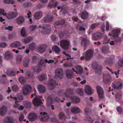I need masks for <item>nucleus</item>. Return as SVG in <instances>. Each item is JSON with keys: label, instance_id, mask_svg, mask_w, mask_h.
Masks as SVG:
<instances>
[{"label": "nucleus", "instance_id": "nucleus-16", "mask_svg": "<svg viewBox=\"0 0 123 123\" xmlns=\"http://www.w3.org/2000/svg\"><path fill=\"white\" fill-rule=\"evenodd\" d=\"M92 37L94 40L99 39L101 38L102 37V35L100 32H97L95 33L92 35Z\"/></svg>", "mask_w": 123, "mask_h": 123}, {"label": "nucleus", "instance_id": "nucleus-48", "mask_svg": "<svg viewBox=\"0 0 123 123\" xmlns=\"http://www.w3.org/2000/svg\"><path fill=\"white\" fill-rule=\"evenodd\" d=\"M59 118L61 119L64 118L65 117V115L64 113L62 112H60L59 114Z\"/></svg>", "mask_w": 123, "mask_h": 123}, {"label": "nucleus", "instance_id": "nucleus-36", "mask_svg": "<svg viewBox=\"0 0 123 123\" xmlns=\"http://www.w3.org/2000/svg\"><path fill=\"white\" fill-rule=\"evenodd\" d=\"M57 2H55L54 3H53V2H50L48 4V6L50 8L55 7H56L57 6Z\"/></svg>", "mask_w": 123, "mask_h": 123}, {"label": "nucleus", "instance_id": "nucleus-21", "mask_svg": "<svg viewBox=\"0 0 123 123\" xmlns=\"http://www.w3.org/2000/svg\"><path fill=\"white\" fill-rule=\"evenodd\" d=\"M70 98L72 102L74 103H78L80 101L79 98L76 96H72Z\"/></svg>", "mask_w": 123, "mask_h": 123}, {"label": "nucleus", "instance_id": "nucleus-8", "mask_svg": "<svg viewBox=\"0 0 123 123\" xmlns=\"http://www.w3.org/2000/svg\"><path fill=\"white\" fill-rule=\"evenodd\" d=\"M96 89L99 97L101 98H103V92L102 88L99 86H98L96 87Z\"/></svg>", "mask_w": 123, "mask_h": 123}, {"label": "nucleus", "instance_id": "nucleus-26", "mask_svg": "<svg viewBox=\"0 0 123 123\" xmlns=\"http://www.w3.org/2000/svg\"><path fill=\"white\" fill-rule=\"evenodd\" d=\"M24 20V17L22 16H20L16 18V21L18 24H20L23 23Z\"/></svg>", "mask_w": 123, "mask_h": 123}, {"label": "nucleus", "instance_id": "nucleus-3", "mask_svg": "<svg viewBox=\"0 0 123 123\" xmlns=\"http://www.w3.org/2000/svg\"><path fill=\"white\" fill-rule=\"evenodd\" d=\"M80 38H82L81 44L84 46V49L85 50L87 48V45L89 44V41L86 37H81Z\"/></svg>", "mask_w": 123, "mask_h": 123}, {"label": "nucleus", "instance_id": "nucleus-46", "mask_svg": "<svg viewBox=\"0 0 123 123\" xmlns=\"http://www.w3.org/2000/svg\"><path fill=\"white\" fill-rule=\"evenodd\" d=\"M121 95L119 93H117L116 94L115 97L117 101H119L121 98Z\"/></svg>", "mask_w": 123, "mask_h": 123}, {"label": "nucleus", "instance_id": "nucleus-51", "mask_svg": "<svg viewBox=\"0 0 123 123\" xmlns=\"http://www.w3.org/2000/svg\"><path fill=\"white\" fill-rule=\"evenodd\" d=\"M103 80L104 82L106 84H108L110 81V79H105L104 75H103Z\"/></svg>", "mask_w": 123, "mask_h": 123}, {"label": "nucleus", "instance_id": "nucleus-37", "mask_svg": "<svg viewBox=\"0 0 123 123\" xmlns=\"http://www.w3.org/2000/svg\"><path fill=\"white\" fill-rule=\"evenodd\" d=\"M65 22V21L64 19H62L60 21H56L55 22V24L58 25H62L64 24Z\"/></svg>", "mask_w": 123, "mask_h": 123}, {"label": "nucleus", "instance_id": "nucleus-38", "mask_svg": "<svg viewBox=\"0 0 123 123\" xmlns=\"http://www.w3.org/2000/svg\"><path fill=\"white\" fill-rule=\"evenodd\" d=\"M76 93L80 96H83L84 94L83 89L80 88H78L77 90Z\"/></svg>", "mask_w": 123, "mask_h": 123}, {"label": "nucleus", "instance_id": "nucleus-15", "mask_svg": "<svg viewBox=\"0 0 123 123\" xmlns=\"http://www.w3.org/2000/svg\"><path fill=\"white\" fill-rule=\"evenodd\" d=\"M40 114L43 115V117L41 118V120L43 121H47L49 118V116L47 115V113L45 112H41Z\"/></svg>", "mask_w": 123, "mask_h": 123}, {"label": "nucleus", "instance_id": "nucleus-14", "mask_svg": "<svg viewBox=\"0 0 123 123\" xmlns=\"http://www.w3.org/2000/svg\"><path fill=\"white\" fill-rule=\"evenodd\" d=\"M4 122L5 123H14V120L12 117H6L4 120Z\"/></svg>", "mask_w": 123, "mask_h": 123}, {"label": "nucleus", "instance_id": "nucleus-62", "mask_svg": "<svg viewBox=\"0 0 123 123\" xmlns=\"http://www.w3.org/2000/svg\"><path fill=\"white\" fill-rule=\"evenodd\" d=\"M12 26H9L8 27H5V29L6 30H8L11 31L12 30Z\"/></svg>", "mask_w": 123, "mask_h": 123}, {"label": "nucleus", "instance_id": "nucleus-23", "mask_svg": "<svg viewBox=\"0 0 123 123\" xmlns=\"http://www.w3.org/2000/svg\"><path fill=\"white\" fill-rule=\"evenodd\" d=\"M95 69L96 72L98 74H100L102 72L103 68L102 67L99 65H97L95 67Z\"/></svg>", "mask_w": 123, "mask_h": 123}, {"label": "nucleus", "instance_id": "nucleus-10", "mask_svg": "<svg viewBox=\"0 0 123 123\" xmlns=\"http://www.w3.org/2000/svg\"><path fill=\"white\" fill-rule=\"evenodd\" d=\"M39 28L42 29L43 30L46 31L45 33L47 34V32L48 31L49 32L51 30V28L50 26L47 25H45L43 26H42L41 25H39L38 26Z\"/></svg>", "mask_w": 123, "mask_h": 123}, {"label": "nucleus", "instance_id": "nucleus-24", "mask_svg": "<svg viewBox=\"0 0 123 123\" xmlns=\"http://www.w3.org/2000/svg\"><path fill=\"white\" fill-rule=\"evenodd\" d=\"M52 50L55 53L58 54L61 51V49L60 48L56 45L54 46L52 48Z\"/></svg>", "mask_w": 123, "mask_h": 123}, {"label": "nucleus", "instance_id": "nucleus-52", "mask_svg": "<svg viewBox=\"0 0 123 123\" xmlns=\"http://www.w3.org/2000/svg\"><path fill=\"white\" fill-rule=\"evenodd\" d=\"M45 75H42L38 76V78L39 80L42 81L45 79Z\"/></svg>", "mask_w": 123, "mask_h": 123}, {"label": "nucleus", "instance_id": "nucleus-63", "mask_svg": "<svg viewBox=\"0 0 123 123\" xmlns=\"http://www.w3.org/2000/svg\"><path fill=\"white\" fill-rule=\"evenodd\" d=\"M31 106V104L29 102H27L25 104V106L27 108H30Z\"/></svg>", "mask_w": 123, "mask_h": 123}, {"label": "nucleus", "instance_id": "nucleus-17", "mask_svg": "<svg viewBox=\"0 0 123 123\" xmlns=\"http://www.w3.org/2000/svg\"><path fill=\"white\" fill-rule=\"evenodd\" d=\"M37 116L35 113H30L28 117V118L29 120L31 121H34L36 119Z\"/></svg>", "mask_w": 123, "mask_h": 123}, {"label": "nucleus", "instance_id": "nucleus-7", "mask_svg": "<svg viewBox=\"0 0 123 123\" xmlns=\"http://www.w3.org/2000/svg\"><path fill=\"white\" fill-rule=\"evenodd\" d=\"M63 69L62 68L57 69L55 71L56 77L62 79L63 77Z\"/></svg>", "mask_w": 123, "mask_h": 123}, {"label": "nucleus", "instance_id": "nucleus-47", "mask_svg": "<svg viewBox=\"0 0 123 123\" xmlns=\"http://www.w3.org/2000/svg\"><path fill=\"white\" fill-rule=\"evenodd\" d=\"M25 79L24 77H19V80L21 83H24L25 81Z\"/></svg>", "mask_w": 123, "mask_h": 123}, {"label": "nucleus", "instance_id": "nucleus-6", "mask_svg": "<svg viewBox=\"0 0 123 123\" xmlns=\"http://www.w3.org/2000/svg\"><path fill=\"white\" fill-rule=\"evenodd\" d=\"M58 83H56L55 81L53 80H49L48 84L50 87L49 88V89L51 90L54 89L55 86L58 85Z\"/></svg>", "mask_w": 123, "mask_h": 123}, {"label": "nucleus", "instance_id": "nucleus-42", "mask_svg": "<svg viewBox=\"0 0 123 123\" xmlns=\"http://www.w3.org/2000/svg\"><path fill=\"white\" fill-rule=\"evenodd\" d=\"M3 3L5 4H13L14 2V0H4Z\"/></svg>", "mask_w": 123, "mask_h": 123}, {"label": "nucleus", "instance_id": "nucleus-41", "mask_svg": "<svg viewBox=\"0 0 123 123\" xmlns=\"http://www.w3.org/2000/svg\"><path fill=\"white\" fill-rule=\"evenodd\" d=\"M118 65L121 67H123V58L119 59L117 62Z\"/></svg>", "mask_w": 123, "mask_h": 123}, {"label": "nucleus", "instance_id": "nucleus-58", "mask_svg": "<svg viewBox=\"0 0 123 123\" xmlns=\"http://www.w3.org/2000/svg\"><path fill=\"white\" fill-rule=\"evenodd\" d=\"M7 44L5 42H1L0 43V48H4L6 46Z\"/></svg>", "mask_w": 123, "mask_h": 123}, {"label": "nucleus", "instance_id": "nucleus-19", "mask_svg": "<svg viewBox=\"0 0 123 123\" xmlns=\"http://www.w3.org/2000/svg\"><path fill=\"white\" fill-rule=\"evenodd\" d=\"M74 90L72 89H68L64 93V94L66 97H69L70 95L73 94Z\"/></svg>", "mask_w": 123, "mask_h": 123}, {"label": "nucleus", "instance_id": "nucleus-25", "mask_svg": "<svg viewBox=\"0 0 123 123\" xmlns=\"http://www.w3.org/2000/svg\"><path fill=\"white\" fill-rule=\"evenodd\" d=\"M120 32V30L119 29L113 30L112 31V34L114 37L118 36L119 33Z\"/></svg>", "mask_w": 123, "mask_h": 123}, {"label": "nucleus", "instance_id": "nucleus-1", "mask_svg": "<svg viewBox=\"0 0 123 123\" xmlns=\"http://www.w3.org/2000/svg\"><path fill=\"white\" fill-rule=\"evenodd\" d=\"M38 65H39L37 66L33 67L32 68V69L33 70L34 72L39 73L41 71V69L40 67V66L44 67L45 66V63L42 59H41L40 60L38 63Z\"/></svg>", "mask_w": 123, "mask_h": 123}, {"label": "nucleus", "instance_id": "nucleus-44", "mask_svg": "<svg viewBox=\"0 0 123 123\" xmlns=\"http://www.w3.org/2000/svg\"><path fill=\"white\" fill-rule=\"evenodd\" d=\"M19 87L17 85H15L12 86V90L16 92L19 90Z\"/></svg>", "mask_w": 123, "mask_h": 123}, {"label": "nucleus", "instance_id": "nucleus-60", "mask_svg": "<svg viewBox=\"0 0 123 123\" xmlns=\"http://www.w3.org/2000/svg\"><path fill=\"white\" fill-rule=\"evenodd\" d=\"M98 25V24L97 23H94L92 24L91 25V28L92 29H93Z\"/></svg>", "mask_w": 123, "mask_h": 123}, {"label": "nucleus", "instance_id": "nucleus-50", "mask_svg": "<svg viewBox=\"0 0 123 123\" xmlns=\"http://www.w3.org/2000/svg\"><path fill=\"white\" fill-rule=\"evenodd\" d=\"M35 46V44L34 43H32L29 45V48L30 49L33 50Z\"/></svg>", "mask_w": 123, "mask_h": 123}, {"label": "nucleus", "instance_id": "nucleus-9", "mask_svg": "<svg viewBox=\"0 0 123 123\" xmlns=\"http://www.w3.org/2000/svg\"><path fill=\"white\" fill-rule=\"evenodd\" d=\"M33 103L34 105L37 106L41 105L42 102L41 99H39L37 98H35L33 101Z\"/></svg>", "mask_w": 123, "mask_h": 123}, {"label": "nucleus", "instance_id": "nucleus-27", "mask_svg": "<svg viewBox=\"0 0 123 123\" xmlns=\"http://www.w3.org/2000/svg\"><path fill=\"white\" fill-rule=\"evenodd\" d=\"M38 89L39 91L42 93H44L46 90V88L43 86L39 85L37 86Z\"/></svg>", "mask_w": 123, "mask_h": 123}, {"label": "nucleus", "instance_id": "nucleus-28", "mask_svg": "<svg viewBox=\"0 0 123 123\" xmlns=\"http://www.w3.org/2000/svg\"><path fill=\"white\" fill-rule=\"evenodd\" d=\"M7 109L6 107L3 106L0 109V114L1 116L4 115L6 112Z\"/></svg>", "mask_w": 123, "mask_h": 123}, {"label": "nucleus", "instance_id": "nucleus-39", "mask_svg": "<svg viewBox=\"0 0 123 123\" xmlns=\"http://www.w3.org/2000/svg\"><path fill=\"white\" fill-rule=\"evenodd\" d=\"M27 76L28 78L30 79L32 78L33 76V74L30 71H27L26 72Z\"/></svg>", "mask_w": 123, "mask_h": 123}, {"label": "nucleus", "instance_id": "nucleus-45", "mask_svg": "<svg viewBox=\"0 0 123 123\" xmlns=\"http://www.w3.org/2000/svg\"><path fill=\"white\" fill-rule=\"evenodd\" d=\"M7 75L9 76H14L15 74V72L12 71H7Z\"/></svg>", "mask_w": 123, "mask_h": 123}, {"label": "nucleus", "instance_id": "nucleus-2", "mask_svg": "<svg viewBox=\"0 0 123 123\" xmlns=\"http://www.w3.org/2000/svg\"><path fill=\"white\" fill-rule=\"evenodd\" d=\"M70 42L67 40H62L60 43V45L64 50H68L70 48Z\"/></svg>", "mask_w": 123, "mask_h": 123}, {"label": "nucleus", "instance_id": "nucleus-29", "mask_svg": "<svg viewBox=\"0 0 123 123\" xmlns=\"http://www.w3.org/2000/svg\"><path fill=\"white\" fill-rule=\"evenodd\" d=\"M81 18L83 19H85L87 18L88 14L86 11L83 12L80 14Z\"/></svg>", "mask_w": 123, "mask_h": 123}, {"label": "nucleus", "instance_id": "nucleus-20", "mask_svg": "<svg viewBox=\"0 0 123 123\" xmlns=\"http://www.w3.org/2000/svg\"><path fill=\"white\" fill-rule=\"evenodd\" d=\"M42 12L41 11H39L35 13L34 15V17L35 19H39L41 18L42 16Z\"/></svg>", "mask_w": 123, "mask_h": 123}, {"label": "nucleus", "instance_id": "nucleus-12", "mask_svg": "<svg viewBox=\"0 0 123 123\" xmlns=\"http://www.w3.org/2000/svg\"><path fill=\"white\" fill-rule=\"evenodd\" d=\"M53 19V17L50 15H48L43 19V21L45 22H51Z\"/></svg>", "mask_w": 123, "mask_h": 123}, {"label": "nucleus", "instance_id": "nucleus-49", "mask_svg": "<svg viewBox=\"0 0 123 123\" xmlns=\"http://www.w3.org/2000/svg\"><path fill=\"white\" fill-rule=\"evenodd\" d=\"M108 48L106 47H103L102 49V52L104 53H106L108 51Z\"/></svg>", "mask_w": 123, "mask_h": 123}, {"label": "nucleus", "instance_id": "nucleus-35", "mask_svg": "<svg viewBox=\"0 0 123 123\" xmlns=\"http://www.w3.org/2000/svg\"><path fill=\"white\" fill-rule=\"evenodd\" d=\"M29 59H28L24 61L23 62V66L25 67H28L30 62Z\"/></svg>", "mask_w": 123, "mask_h": 123}, {"label": "nucleus", "instance_id": "nucleus-40", "mask_svg": "<svg viewBox=\"0 0 123 123\" xmlns=\"http://www.w3.org/2000/svg\"><path fill=\"white\" fill-rule=\"evenodd\" d=\"M31 37H26L24 39L23 41L25 43H27L29 42L32 39Z\"/></svg>", "mask_w": 123, "mask_h": 123}, {"label": "nucleus", "instance_id": "nucleus-30", "mask_svg": "<svg viewBox=\"0 0 123 123\" xmlns=\"http://www.w3.org/2000/svg\"><path fill=\"white\" fill-rule=\"evenodd\" d=\"M20 45V42L18 41L12 43L10 45V46L12 47L17 48L19 47Z\"/></svg>", "mask_w": 123, "mask_h": 123}, {"label": "nucleus", "instance_id": "nucleus-61", "mask_svg": "<svg viewBox=\"0 0 123 123\" xmlns=\"http://www.w3.org/2000/svg\"><path fill=\"white\" fill-rule=\"evenodd\" d=\"M110 41V40L107 37H105L103 41V43H109Z\"/></svg>", "mask_w": 123, "mask_h": 123}, {"label": "nucleus", "instance_id": "nucleus-57", "mask_svg": "<svg viewBox=\"0 0 123 123\" xmlns=\"http://www.w3.org/2000/svg\"><path fill=\"white\" fill-rule=\"evenodd\" d=\"M114 37V41L115 42H119L121 40V38L118 36Z\"/></svg>", "mask_w": 123, "mask_h": 123}, {"label": "nucleus", "instance_id": "nucleus-64", "mask_svg": "<svg viewBox=\"0 0 123 123\" xmlns=\"http://www.w3.org/2000/svg\"><path fill=\"white\" fill-rule=\"evenodd\" d=\"M17 61L18 62H20L22 61L21 57L20 56H18L17 58Z\"/></svg>", "mask_w": 123, "mask_h": 123}, {"label": "nucleus", "instance_id": "nucleus-43", "mask_svg": "<svg viewBox=\"0 0 123 123\" xmlns=\"http://www.w3.org/2000/svg\"><path fill=\"white\" fill-rule=\"evenodd\" d=\"M21 35L23 37H25L26 36L25 29L23 27L22 28L21 31Z\"/></svg>", "mask_w": 123, "mask_h": 123}, {"label": "nucleus", "instance_id": "nucleus-22", "mask_svg": "<svg viewBox=\"0 0 123 123\" xmlns=\"http://www.w3.org/2000/svg\"><path fill=\"white\" fill-rule=\"evenodd\" d=\"M66 77L68 78L71 79L73 77V72L70 70H67L66 71Z\"/></svg>", "mask_w": 123, "mask_h": 123}, {"label": "nucleus", "instance_id": "nucleus-59", "mask_svg": "<svg viewBox=\"0 0 123 123\" xmlns=\"http://www.w3.org/2000/svg\"><path fill=\"white\" fill-rule=\"evenodd\" d=\"M85 120L87 121H88L90 123H92L93 122V120L91 118L89 117H87L85 119Z\"/></svg>", "mask_w": 123, "mask_h": 123}, {"label": "nucleus", "instance_id": "nucleus-18", "mask_svg": "<svg viewBox=\"0 0 123 123\" xmlns=\"http://www.w3.org/2000/svg\"><path fill=\"white\" fill-rule=\"evenodd\" d=\"M115 55H112L110 56L109 59L106 60L105 62L109 64H112L115 60Z\"/></svg>", "mask_w": 123, "mask_h": 123}, {"label": "nucleus", "instance_id": "nucleus-5", "mask_svg": "<svg viewBox=\"0 0 123 123\" xmlns=\"http://www.w3.org/2000/svg\"><path fill=\"white\" fill-rule=\"evenodd\" d=\"M93 51L92 49H89L85 53V58L86 60H89L92 58L93 54Z\"/></svg>", "mask_w": 123, "mask_h": 123}, {"label": "nucleus", "instance_id": "nucleus-32", "mask_svg": "<svg viewBox=\"0 0 123 123\" xmlns=\"http://www.w3.org/2000/svg\"><path fill=\"white\" fill-rule=\"evenodd\" d=\"M71 111L73 113H77L80 112L81 111L78 107H74L71 110Z\"/></svg>", "mask_w": 123, "mask_h": 123}, {"label": "nucleus", "instance_id": "nucleus-53", "mask_svg": "<svg viewBox=\"0 0 123 123\" xmlns=\"http://www.w3.org/2000/svg\"><path fill=\"white\" fill-rule=\"evenodd\" d=\"M84 112L86 115H88L89 113L91 112V110L86 108H85L84 110Z\"/></svg>", "mask_w": 123, "mask_h": 123}, {"label": "nucleus", "instance_id": "nucleus-54", "mask_svg": "<svg viewBox=\"0 0 123 123\" xmlns=\"http://www.w3.org/2000/svg\"><path fill=\"white\" fill-rule=\"evenodd\" d=\"M4 10L0 8V15L2 14L3 16H5L7 15L6 13H4Z\"/></svg>", "mask_w": 123, "mask_h": 123}, {"label": "nucleus", "instance_id": "nucleus-31", "mask_svg": "<svg viewBox=\"0 0 123 123\" xmlns=\"http://www.w3.org/2000/svg\"><path fill=\"white\" fill-rule=\"evenodd\" d=\"M38 49L40 53H43L46 50V48L43 45H40L38 47Z\"/></svg>", "mask_w": 123, "mask_h": 123}, {"label": "nucleus", "instance_id": "nucleus-4", "mask_svg": "<svg viewBox=\"0 0 123 123\" xmlns=\"http://www.w3.org/2000/svg\"><path fill=\"white\" fill-rule=\"evenodd\" d=\"M31 90V86L27 85L25 86L22 88V92L23 95H26L29 94Z\"/></svg>", "mask_w": 123, "mask_h": 123}, {"label": "nucleus", "instance_id": "nucleus-55", "mask_svg": "<svg viewBox=\"0 0 123 123\" xmlns=\"http://www.w3.org/2000/svg\"><path fill=\"white\" fill-rule=\"evenodd\" d=\"M117 110L119 114H120L122 111L123 108L120 107H117Z\"/></svg>", "mask_w": 123, "mask_h": 123}, {"label": "nucleus", "instance_id": "nucleus-13", "mask_svg": "<svg viewBox=\"0 0 123 123\" xmlns=\"http://www.w3.org/2000/svg\"><path fill=\"white\" fill-rule=\"evenodd\" d=\"M85 91L86 93L89 95H91L93 92L91 87L89 86L86 85L85 88Z\"/></svg>", "mask_w": 123, "mask_h": 123}, {"label": "nucleus", "instance_id": "nucleus-56", "mask_svg": "<svg viewBox=\"0 0 123 123\" xmlns=\"http://www.w3.org/2000/svg\"><path fill=\"white\" fill-rule=\"evenodd\" d=\"M37 26L36 25H31L29 27V28L30 30L32 31L34 30L36 28Z\"/></svg>", "mask_w": 123, "mask_h": 123}, {"label": "nucleus", "instance_id": "nucleus-11", "mask_svg": "<svg viewBox=\"0 0 123 123\" xmlns=\"http://www.w3.org/2000/svg\"><path fill=\"white\" fill-rule=\"evenodd\" d=\"M18 13L13 12L8 13L7 15V18L9 19L13 18L16 17Z\"/></svg>", "mask_w": 123, "mask_h": 123}, {"label": "nucleus", "instance_id": "nucleus-33", "mask_svg": "<svg viewBox=\"0 0 123 123\" xmlns=\"http://www.w3.org/2000/svg\"><path fill=\"white\" fill-rule=\"evenodd\" d=\"M76 69L77 70V74H81L83 72V69L81 66L78 65L76 67Z\"/></svg>", "mask_w": 123, "mask_h": 123}, {"label": "nucleus", "instance_id": "nucleus-34", "mask_svg": "<svg viewBox=\"0 0 123 123\" xmlns=\"http://www.w3.org/2000/svg\"><path fill=\"white\" fill-rule=\"evenodd\" d=\"M5 58L7 59H10L12 57V55L9 51H7L5 54Z\"/></svg>", "mask_w": 123, "mask_h": 123}]
</instances>
